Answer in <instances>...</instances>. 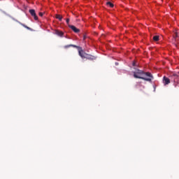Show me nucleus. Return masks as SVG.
Returning <instances> with one entry per match:
<instances>
[{
  "instance_id": "39448f33",
  "label": "nucleus",
  "mask_w": 179,
  "mask_h": 179,
  "mask_svg": "<svg viewBox=\"0 0 179 179\" xmlns=\"http://www.w3.org/2000/svg\"><path fill=\"white\" fill-rule=\"evenodd\" d=\"M69 27L70 29H71V30H73V31H74V33H79L80 31V29L76 28V27H75L73 25H69Z\"/></svg>"
},
{
  "instance_id": "2eb2a0df",
  "label": "nucleus",
  "mask_w": 179,
  "mask_h": 179,
  "mask_svg": "<svg viewBox=\"0 0 179 179\" xmlns=\"http://www.w3.org/2000/svg\"><path fill=\"white\" fill-rule=\"evenodd\" d=\"M87 38V36H86V35L83 36V40H86Z\"/></svg>"
},
{
  "instance_id": "7ed1b4c3",
  "label": "nucleus",
  "mask_w": 179,
  "mask_h": 179,
  "mask_svg": "<svg viewBox=\"0 0 179 179\" xmlns=\"http://www.w3.org/2000/svg\"><path fill=\"white\" fill-rule=\"evenodd\" d=\"M171 81L173 83H179V76L178 74L173 73V75L171 76Z\"/></svg>"
},
{
  "instance_id": "f8f14e48",
  "label": "nucleus",
  "mask_w": 179,
  "mask_h": 179,
  "mask_svg": "<svg viewBox=\"0 0 179 179\" xmlns=\"http://www.w3.org/2000/svg\"><path fill=\"white\" fill-rule=\"evenodd\" d=\"M22 26H23V27H25V29H27V30H30V27L26 26L25 24H22Z\"/></svg>"
},
{
  "instance_id": "f03ea898",
  "label": "nucleus",
  "mask_w": 179,
  "mask_h": 179,
  "mask_svg": "<svg viewBox=\"0 0 179 179\" xmlns=\"http://www.w3.org/2000/svg\"><path fill=\"white\" fill-rule=\"evenodd\" d=\"M69 47H73V48H78V54L81 58H85L87 55V53L85 52L81 47L78 46L76 45H66L64 46V48H69Z\"/></svg>"
},
{
  "instance_id": "6e6552de",
  "label": "nucleus",
  "mask_w": 179,
  "mask_h": 179,
  "mask_svg": "<svg viewBox=\"0 0 179 179\" xmlns=\"http://www.w3.org/2000/svg\"><path fill=\"white\" fill-rule=\"evenodd\" d=\"M55 34H57V36H59V37H62V36H64V32L59 30H56Z\"/></svg>"
},
{
  "instance_id": "ddd939ff",
  "label": "nucleus",
  "mask_w": 179,
  "mask_h": 179,
  "mask_svg": "<svg viewBox=\"0 0 179 179\" xmlns=\"http://www.w3.org/2000/svg\"><path fill=\"white\" fill-rule=\"evenodd\" d=\"M22 26H23V27H25V29H27V30H30V27L26 26L25 24H22Z\"/></svg>"
},
{
  "instance_id": "20e7f679",
  "label": "nucleus",
  "mask_w": 179,
  "mask_h": 179,
  "mask_svg": "<svg viewBox=\"0 0 179 179\" xmlns=\"http://www.w3.org/2000/svg\"><path fill=\"white\" fill-rule=\"evenodd\" d=\"M29 13L31 15V16L34 17V19L35 20H38V17H37V15H36V10H34V9H31V10H29Z\"/></svg>"
},
{
  "instance_id": "6ab92c4d",
  "label": "nucleus",
  "mask_w": 179,
  "mask_h": 179,
  "mask_svg": "<svg viewBox=\"0 0 179 179\" xmlns=\"http://www.w3.org/2000/svg\"><path fill=\"white\" fill-rule=\"evenodd\" d=\"M178 74H179V71H178Z\"/></svg>"
},
{
  "instance_id": "f3484780",
  "label": "nucleus",
  "mask_w": 179,
  "mask_h": 179,
  "mask_svg": "<svg viewBox=\"0 0 179 179\" xmlns=\"http://www.w3.org/2000/svg\"><path fill=\"white\" fill-rule=\"evenodd\" d=\"M176 37H178V34H176Z\"/></svg>"
},
{
  "instance_id": "f257e3e1",
  "label": "nucleus",
  "mask_w": 179,
  "mask_h": 179,
  "mask_svg": "<svg viewBox=\"0 0 179 179\" xmlns=\"http://www.w3.org/2000/svg\"><path fill=\"white\" fill-rule=\"evenodd\" d=\"M133 76L136 79H142L146 82H152V79H153L152 73L139 69H136V71L133 72Z\"/></svg>"
},
{
  "instance_id": "4468645a",
  "label": "nucleus",
  "mask_w": 179,
  "mask_h": 179,
  "mask_svg": "<svg viewBox=\"0 0 179 179\" xmlns=\"http://www.w3.org/2000/svg\"><path fill=\"white\" fill-rule=\"evenodd\" d=\"M69 18H67L66 20V24H67V25L68 26H71V24H69Z\"/></svg>"
},
{
  "instance_id": "dca6fc26",
  "label": "nucleus",
  "mask_w": 179,
  "mask_h": 179,
  "mask_svg": "<svg viewBox=\"0 0 179 179\" xmlns=\"http://www.w3.org/2000/svg\"><path fill=\"white\" fill-rule=\"evenodd\" d=\"M39 16H43V13H39Z\"/></svg>"
},
{
  "instance_id": "1a4fd4ad",
  "label": "nucleus",
  "mask_w": 179,
  "mask_h": 179,
  "mask_svg": "<svg viewBox=\"0 0 179 179\" xmlns=\"http://www.w3.org/2000/svg\"><path fill=\"white\" fill-rule=\"evenodd\" d=\"M56 19H58V20H59V22H62V17L61 15L57 14Z\"/></svg>"
},
{
  "instance_id": "9d476101",
  "label": "nucleus",
  "mask_w": 179,
  "mask_h": 179,
  "mask_svg": "<svg viewBox=\"0 0 179 179\" xmlns=\"http://www.w3.org/2000/svg\"><path fill=\"white\" fill-rule=\"evenodd\" d=\"M106 5H109V6L110 7V8H114V4H113L111 2H110V1H108L107 3H106Z\"/></svg>"
},
{
  "instance_id": "9b49d317",
  "label": "nucleus",
  "mask_w": 179,
  "mask_h": 179,
  "mask_svg": "<svg viewBox=\"0 0 179 179\" xmlns=\"http://www.w3.org/2000/svg\"><path fill=\"white\" fill-rule=\"evenodd\" d=\"M154 41H159V36H153Z\"/></svg>"
},
{
  "instance_id": "423d86ee",
  "label": "nucleus",
  "mask_w": 179,
  "mask_h": 179,
  "mask_svg": "<svg viewBox=\"0 0 179 179\" xmlns=\"http://www.w3.org/2000/svg\"><path fill=\"white\" fill-rule=\"evenodd\" d=\"M163 83H164V86H166V85L170 84V80H169V78H167V77H166V76H164V77L163 78Z\"/></svg>"
},
{
  "instance_id": "0eeeda50",
  "label": "nucleus",
  "mask_w": 179,
  "mask_h": 179,
  "mask_svg": "<svg viewBox=\"0 0 179 179\" xmlns=\"http://www.w3.org/2000/svg\"><path fill=\"white\" fill-rule=\"evenodd\" d=\"M85 58L86 59H90V61H94V59H96V57L90 55L89 54H87V55L85 56Z\"/></svg>"
},
{
  "instance_id": "a211bd4d",
  "label": "nucleus",
  "mask_w": 179,
  "mask_h": 179,
  "mask_svg": "<svg viewBox=\"0 0 179 179\" xmlns=\"http://www.w3.org/2000/svg\"><path fill=\"white\" fill-rule=\"evenodd\" d=\"M133 66H136L135 62L133 63Z\"/></svg>"
}]
</instances>
